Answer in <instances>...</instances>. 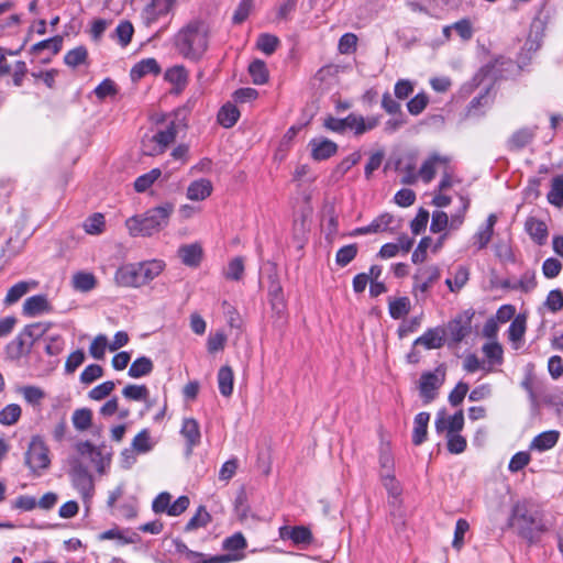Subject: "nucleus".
Wrapping results in <instances>:
<instances>
[{"label": "nucleus", "mask_w": 563, "mask_h": 563, "mask_svg": "<svg viewBox=\"0 0 563 563\" xmlns=\"http://www.w3.org/2000/svg\"><path fill=\"white\" fill-rule=\"evenodd\" d=\"M210 26L202 19H191L173 36L175 51L185 59L198 62L209 48Z\"/></svg>", "instance_id": "1"}, {"label": "nucleus", "mask_w": 563, "mask_h": 563, "mask_svg": "<svg viewBox=\"0 0 563 563\" xmlns=\"http://www.w3.org/2000/svg\"><path fill=\"white\" fill-rule=\"evenodd\" d=\"M509 526L517 533L533 542L547 528L542 521L541 512L529 501H518L514 505L509 517Z\"/></svg>", "instance_id": "2"}, {"label": "nucleus", "mask_w": 563, "mask_h": 563, "mask_svg": "<svg viewBox=\"0 0 563 563\" xmlns=\"http://www.w3.org/2000/svg\"><path fill=\"white\" fill-rule=\"evenodd\" d=\"M174 212V205L165 202L158 207L147 210L143 217H132L126 220V227L134 236H151L164 229Z\"/></svg>", "instance_id": "3"}, {"label": "nucleus", "mask_w": 563, "mask_h": 563, "mask_svg": "<svg viewBox=\"0 0 563 563\" xmlns=\"http://www.w3.org/2000/svg\"><path fill=\"white\" fill-rule=\"evenodd\" d=\"M177 0H151L140 11L142 25L147 29L154 27L162 22H166L164 30L169 23V15L173 14Z\"/></svg>", "instance_id": "4"}, {"label": "nucleus", "mask_w": 563, "mask_h": 563, "mask_svg": "<svg viewBox=\"0 0 563 563\" xmlns=\"http://www.w3.org/2000/svg\"><path fill=\"white\" fill-rule=\"evenodd\" d=\"M470 207V199L460 196V207L457 211L449 218L444 211H434L432 213L430 230L433 233L442 232L448 227L451 230H457L464 222V217Z\"/></svg>", "instance_id": "5"}, {"label": "nucleus", "mask_w": 563, "mask_h": 563, "mask_svg": "<svg viewBox=\"0 0 563 563\" xmlns=\"http://www.w3.org/2000/svg\"><path fill=\"white\" fill-rule=\"evenodd\" d=\"M25 464L35 475H40L42 471L49 467L48 448L41 437H32L25 453Z\"/></svg>", "instance_id": "6"}, {"label": "nucleus", "mask_w": 563, "mask_h": 563, "mask_svg": "<svg viewBox=\"0 0 563 563\" xmlns=\"http://www.w3.org/2000/svg\"><path fill=\"white\" fill-rule=\"evenodd\" d=\"M472 317L473 313H470L468 311L455 317L444 329L445 336H448L454 344L462 342L471 333Z\"/></svg>", "instance_id": "7"}, {"label": "nucleus", "mask_w": 563, "mask_h": 563, "mask_svg": "<svg viewBox=\"0 0 563 563\" xmlns=\"http://www.w3.org/2000/svg\"><path fill=\"white\" fill-rule=\"evenodd\" d=\"M440 278V268L435 265L424 266L417 269L413 275V292L426 294Z\"/></svg>", "instance_id": "8"}, {"label": "nucleus", "mask_w": 563, "mask_h": 563, "mask_svg": "<svg viewBox=\"0 0 563 563\" xmlns=\"http://www.w3.org/2000/svg\"><path fill=\"white\" fill-rule=\"evenodd\" d=\"M69 475L76 489L84 497L88 496L93 487V484L92 477L89 474L87 467H85L80 462L74 461L69 471Z\"/></svg>", "instance_id": "9"}, {"label": "nucleus", "mask_w": 563, "mask_h": 563, "mask_svg": "<svg viewBox=\"0 0 563 563\" xmlns=\"http://www.w3.org/2000/svg\"><path fill=\"white\" fill-rule=\"evenodd\" d=\"M139 263L125 264L118 268L114 275L115 283L122 287L143 286Z\"/></svg>", "instance_id": "10"}, {"label": "nucleus", "mask_w": 563, "mask_h": 563, "mask_svg": "<svg viewBox=\"0 0 563 563\" xmlns=\"http://www.w3.org/2000/svg\"><path fill=\"white\" fill-rule=\"evenodd\" d=\"M186 126L184 119L178 117V113H175L174 118L167 122V124L163 129H158L154 136L156 137L159 145L164 151L174 143L176 136L180 129Z\"/></svg>", "instance_id": "11"}, {"label": "nucleus", "mask_w": 563, "mask_h": 563, "mask_svg": "<svg viewBox=\"0 0 563 563\" xmlns=\"http://www.w3.org/2000/svg\"><path fill=\"white\" fill-rule=\"evenodd\" d=\"M444 380V375L441 377L433 372L423 373L420 377L419 390L426 404H429L437 397V391Z\"/></svg>", "instance_id": "12"}, {"label": "nucleus", "mask_w": 563, "mask_h": 563, "mask_svg": "<svg viewBox=\"0 0 563 563\" xmlns=\"http://www.w3.org/2000/svg\"><path fill=\"white\" fill-rule=\"evenodd\" d=\"M268 298L273 311L282 316L286 310V300L283 292V287L276 274L268 276Z\"/></svg>", "instance_id": "13"}, {"label": "nucleus", "mask_w": 563, "mask_h": 563, "mask_svg": "<svg viewBox=\"0 0 563 563\" xmlns=\"http://www.w3.org/2000/svg\"><path fill=\"white\" fill-rule=\"evenodd\" d=\"M434 424L438 433H442L443 431H446V434L459 433L464 427L463 410H459L449 418H445L443 411H440Z\"/></svg>", "instance_id": "14"}, {"label": "nucleus", "mask_w": 563, "mask_h": 563, "mask_svg": "<svg viewBox=\"0 0 563 563\" xmlns=\"http://www.w3.org/2000/svg\"><path fill=\"white\" fill-rule=\"evenodd\" d=\"M309 147L311 150V157L314 161L328 159L338 152L336 143L324 137L312 139L309 142Z\"/></svg>", "instance_id": "15"}, {"label": "nucleus", "mask_w": 563, "mask_h": 563, "mask_svg": "<svg viewBox=\"0 0 563 563\" xmlns=\"http://www.w3.org/2000/svg\"><path fill=\"white\" fill-rule=\"evenodd\" d=\"M279 536L283 540H291L297 545H307L312 541L311 531L305 526H284L279 529Z\"/></svg>", "instance_id": "16"}, {"label": "nucleus", "mask_w": 563, "mask_h": 563, "mask_svg": "<svg viewBox=\"0 0 563 563\" xmlns=\"http://www.w3.org/2000/svg\"><path fill=\"white\" fill-rule=\"evenodd\" d=\"M449 158L439 154H432L429 156L419 169V176L424 183H430L437 173L439 167L446 169Z\"/></svg>", "instance_id": "17"}, {"label": "nucleus", "mask_w": 563, "mask_h": 563, "mask_svg": "<svg viewBox=\"0 0 563 563\" xmlns=\"http://www.w3.org/2000/svg\"><path fill=\"white\" fill-rule=\"evenodd\" d=\"M444 341L445 330L438 327L427 330L421 336L417 338L413 346L423 345L428 350L440 349Z\"/></svg>", "instance_id": "18"}, {"label": "nucleus", "mask_w": 563, "mask_h": 563, "mask_svg": "<svg viewBox=\"0 0 563 563\" xmlns=\"http://www.w3.org/2000/svg\"><path fill=\"white\" fill-rule=\"evenodd\" d=\"M180 433L187 441V454H190L192 448L200 443L199 423L194 418L184 419Z\"/></svg>", "instance_id": "19"}, {"label": "nucleus", "mask_w": 563, "mask_h": 563, "mask_svg": "<svg viewBox=\"0 0 563 563\" xmlns=\"http://www.w3.org/2000/svg\"><path fill=\"white\" fill-rule=\"evenodd\" d=\"M525 229L529 236L538 244L543 245L548 240V227L545 222L530 217L526 220Z\"/></svg>", "instance_id": "20"}, {"label": "nucleus", "mask_w": 563, "mask_h": 563, "mask_svg": "<svg viewBox=\"0 0 563 563\" xmlns=\"http://www.w3.org/2000/svg\"><path fill=\"white\" fill-rule=\"evenodd\" d=\"M213 187L209 179L200 178L192 181L187 188V198L192 201H201L212 194Z\"/></svg>", "instance_id": "21"}, {"label": "nucleus", "mask_w": 563, "mask_h": 563, "mask_svg": "<svg viewBox=\"0 0 563 563\" xmlns=\"http://www.w3.org/2000/svg\"><path fill=\"white\" fill-rule=\"evenodd\" d=\"M161 66L155 58H145L136 63L130 73L131 79L137 81L147 75H158Z\"/></svg>", "instance_id": "22"}, {"label": "nucleus", "mask_w": 563, "mask_h": 563, "mask_svg": "<svg viewBox=\"0 0 563 563\" xmlns=\"http://www.w3.org/2000/svg\"><path fill=\"white\" fill-rule=\"evenodd\" d=\"M560 432L556 430L544 431L530 443V450L543 452L552 449L559 441Z\"/></svg>", "instance_id": "23"}, {"label": "nucleus", "mask_w": 563, "mask_h": 563, "mask_svg": "<svg viewBox=\"0 0 563 563\" xmlns=\"http://www.w3.org/2000/svg\"><path fill=\"white\" fill-rule=\"evenodd\" d=\"M536 130L530 128H522L508 139L507 146L511 151H519L527 146L534 137Z\"/></svg>", "instance_id": "24"}, {"label": "nucleus", "mask_w": 563, "mask_h": 563, "mask_svg": "<svg viewBox=\"0 0 563 563\" xmlns=\"http://www.w3.org/2000/svg\"><path fill=\"white\" fill-rule=\"evenodd\" d=\"M218 387L223 397H230L233 393L234 374L233 369L224 365L218 371Z\"/></svg>", "instance_id": "25"}, {"label": "nucleus", "mask_w": 563, "mask_h": 563, "mask_svg": "<svg viewBox=\"0 0 563 563\" xmlns=\"http://www.w3.org/2000/svg\"><path fill=\"white\" fill-rule=\"evenodd\" d=\"M430 413L428 412H419L415 417L412 431V443L415 445H420L426 441Z\"/></svg>", "instance_id": "26"}, {"label": "nucleus", "mask_w": 563, "mask_h": 563, "mask_svg": "<svg viewBox=\"0 0 563 563\" xmlns=\"http://www.w3.org/2000/svg\"><path fill=\"white\" fill-rule=\"evenodd\" d=\"M178 254L185 265L196 267L201 261L202 249L198 244H187L179 247Z\"/></svg>", "instance_id": "27"}, {"label": "nucleus", "mask_w": 563, "mask_h": 563, "mask_svg": "<svg viewBox=\"0 0 563 563\" xmlns=\"http://www.w3.org/2000/svg\"><path fill=\"white\" fill-rule=\"evenodd\" d=\"M49 303L45 296L36 295L27 298L23 303V312L26 316L34 317L48 311Z\"/></svg>", "instance_id": "28"}, {"label": "nucleus", "mask_w": 563, "mask_h": 563, "mask_svg": "<svg viewBox=\"0 0 563 563\" xmlns=\"http://www.w3.org/2000/svg\"><path fill=\"white\" fill-rule=\"evenodd\" d=\"M139 265L143 285L150 283L155 277H157L163 272L165 266L162 261L157 260L139 263Z\"/></svg>", "instance_id": "29"}, {"label": "nucleus", "mask_w": 563, "mask_h": 563, "mask_svg": "<svg viewBox=\"0 0 563 563\" xmlns=\"http://www.w3.org/2000/svg\"><path fill=\"white\" fill-rule=\"evenodd\" d=\"M154 368L153 362L150 357L141 356L137 357L129 368V376L132 378L144 377L152 373Z\"/></svg>", "instance_id": "30"}, {"label": "nucleus", "mask_w": 563, "mask_h": 563, "mask_svg": "<svg viewBox=\"0 0 563 563\" xmlns=\"http://www.w3.org/2000/svg\"><path fill=\"white\" fill-rule=\"evenodd\" d=\"M35 282H19L14 284L7 292L4 298L5 305H13L19 301L25 294L29 292L31 287H35Z\"/></svg>", "instance_id": "31"}, {"label": "nucleus", "mask_w": 563, "mask_h": 563, "mask_svg": "<svg viewBox=\"0 0 563 563\" xmlns=\"http://www.w3.org/2000/svg\"><path fill=\"white\" fill-rule=\"evenodd\" d=\"M154 444L148 429H143L133 438L131 446L139 454H146L153 450Z\"/></svg>", "instance_id": "32"}, {"label": "nucleus", "mask_w": 563, "mask_h": 563, "mask_svg": "<svg viewBox=\"0 0 563 563\" xmlns=\"http://www.w3.org/2000/svg\"><path fill=\"white\" fill-rule=\"evenodd\" d=\"M71 422L77 431H86L92 424V411L89 408L76 409L71 416Z\"/></svg>", "instance_id": "33"}, {"label": "nucleus", "mask_w": 563, "mask_h": 563, "mask_svg": "<svg viewBox=\"0 0 563 563\" xmlns=\"http://www.w3.org/2000/svg\"><path fill=\"white\" fill-rule=\"evenodd\" d=\"M240 118V111L239 109L232 104V103H227L224 104L219 113H218V122L223 126V128H232L236 121L239 120Z\"/></svg>", "instance_id": "34"}, {"label": "nucleus", "mask_w": 563, "mask_h": 563, "mask_svg": "<svg viewBox=\"0 0 563 563\" xmlns=\"http://www.w3.org/2000/svg\"><path fill=\"white\" fill-rule=\"evenodd\" d=\"M71 283L76 290L87 292L96 287L97 279L91 273L78 272L73 276Z\"/></svg>", "instance_id": "35"}, {"label": "nucleus", "mask_w": 563, "mask_h": 563, "mask_svg": "<svg viewBox=\"0 0 563 563\" xmlns=\"http://www.w3.org/2000/svg\"><path fill=\"white\" fill-rule=\"evenodd\" d=\"M380 481L389 497L394 499V503L398 501L399 497L401 496L402 488L400 483L396 479L395 474L380 473Z\"/></svg>", "instance_id": "36"}, {"label": "nucleus", "mask_w": 563, "mask_h": 563, "mask_svg": "<svg viewBox=\"0 0 563 563\" xmlns=\"http://www.w3.org/2000/svg\"><path fill=\"white\" fill-rule=\"evenodd\" d=\"M378 463L382 470L380 473H394L395 460L388 443L380 444Z\"/></svg>", "instance_id": "37"}, {"label": "nucleus", "mask_w": 563, "mask_h": 563, "mask_svg": "<svg viewBox=\"0 0 563 563\" xmlns=\"http://www.w3.org/2000/svg\"><path fill=\"white\" fill-rule=\"evenodd\" d=\"M249 73L255 85L266 84L268 80V70L266 64L261 59L253 60L249 66Z\"/></svg>", "instance_id": "38"}, {"label": "nucleus", "mask_w": 563, "mask_h": 563, "mask_svg": "<svg viewBox=\"0 0 563 563\" xmlns=\"http://www.w3.org/2000/svg\"><path fill=\"white\" fill-rule=\"evenodd\" d=\"M468 278H470L468 268L465 266H459L454 274V278L453 279L446 278L445 285L449 287V289L452 292H457L466 285V283L468 282Z\"/></svg>", "instance_id": "39"}, {"label": "nucleus", "mask_w": 563, "mask_h": 563, "mask_svg": "<svg viewBox=\"0 0 563 563\" xmlns=\"http://www.w3.org/2000/svg\"><path fill=\"white\" fill-rule=\"evenodd\" d=\"M548 201L559 208L563 207V175L552 179L551 189L548 194Z\"/></svg>", "instance_id": "40"}, {"label": "nucleus", "mask_w": 563, "mask_h": 563, "mask_svg": "<svg viewBox=\"0 0 563 563\" xmlns=\"http://www.w3.org/2000/svg\"><path fill=\"white\" fill-rule=\"evenodd\" d=\"M18 391L22 395L24 400L32 406H38L45 398L44 390L37 386H22L18 389Z\"/></svg>", "instance_id": "41"}, {"label": "nucleus", "mask_w": 563, "mask_h": 563, "mask_svg": "<svg viewBox=\"0 0 563 563\" xmlns=\"http://www.w3.org/2000/svg\"><path fill=\"white\" fill-rule=\"evenodd\" d=\"M211 521V516L203 506H200L197 512L189 519L185 526V531H194L206 527Z\"/></svg>", "instance_id": "42"}, {"label": "nucleus", "mask_w": 563, "mask_h": 563, "mask_svg": "<svg viewBox=\"0 0 563 563\" xmlns=\"http://www.w3.org/2000/svg\"><path fill=\"white\" fill-rule=\"evenodd\" d=\"M233 559L228 555H206L201 552L192 551V556H187L184 562L186 563H228Z\"/></svg>", "instance_id": "43"}, {"label": "nucleus", "mask_w": 563, "mask_h": 563, "mask_svg": "<svg viewBox=\"0 0 563 563\" xmlns=\"http://www.w3.org/2000/svg\"><path fill=\"white\" fill-rule=\"evenodd\" d=\"M124 398L134 401H145L148 398L150 390L145 385L130 384L122 389Z\"/></svg>", "instance_id": "44"}, {"label": "nucleus", "mask_w": 563, "mask_h": 563, "mask_svg": "<svg viewBox=\"0 0 563 563\" xmlns=\"http://www.w3.org/2000/svg\"><path fill=\"white\" fill-rule=\"evenodd\" d=\"M162 175L159 168H153L148 173L139 176L134 181V189L137 192H144L148 189Z\"/></svg>", "instance_id": "45"}, {"label": "nucleus", "mask_w": 563, "mask_h": 563, "mask_svg": "<svg viewBox=\"0 0 563 563\" xmlns=\"http://www.w3.org/2000/svg\"><path fill=\"white\" fill-rule=\"evenodd\" d=\"M21 407L18 404L7 405L0 411V423L2 426H12L16 423L21 417Z\"/></svg>", "instance_id": "46"}, {"label": "nucleus", "mask_w": 563, "mask_h": 563, "mask_svg": "<svg viewBox=\"0 0 563 563\" xmlns=\"http://www.w3.org/2000/svg\"><path fill=\"white\" fill-rule=\"evenodd\" d=\"M279 38L269 33H263L258 36L256 47L266 55H272L279 45Z\"/></svg>", "instance_id": "47"}, {"label": "nucleus", "mask_w": 563, "mask_h": 563, "mask_svg": "<svg viewBox=\"0 0 563 563\" xmlns=\"http://www.w3.org/2000/svg\"><path fill=\"white\" fill-rule=\"evenodd\" d=\"M141 151L146 156H157L163 154L165 151L157 142L154 134H145L141 140Z\"/></svg>", "instance_id": "48"}, {"label": "nucleus", "mask_w": 563, "mask_h": 563, "mask_svg": "<svg viewBox=\"0 0 563 563\" xmlns=\"http://www.w3.org/2000/svg\"><path fill=\"white\" fill-rule=\"evenodd\" d=\"M165 79L173 85L184 87L188 79V71L184 66H174L165 73Z\"/></svg>", "instance_id": "49"}, {"label": "nucleus", "mask_w": 563, "mask_h": 563, "mask_svg": "<svg viewBox=\"0 0 563 563\" xmlns=\"http://www.w3.org/2000/svg\"><path fill=\"white\" fill-rule=\"evenodd\" d=\"M361 157L362 155L360 152H354L350 154L338 164L333 172V175L338 178L343 177L353 166H355L360 162Z\"/></svg>", "instance_id": "50"}, {"label": "nucleus", "mask_w": 563, "mask_h": 563, "mask_svg": "<svg viewBox=\"0 0 563 563\" xmlns=\"http://www.w3.org/2000/svg\"><path fill=\"white\" fill-rule=\"evenodd\" d=\"M244 274V261L242 257H234L228 264L227 269L224 271V276L227 279L231 280H240Z\"/></svg>", "instance_id": "51"}, {"label": "nucleus", "mask_w": 563, "mask_h": 563, "mask_svg": "<svg viewBox=\"0 0 563 563\" xmlns=\"http://www.w3.org/2000/svg\"><path fill=\"white\" fill-rule=\"evenodd\" d=\"M357 255V245L349 244L341 247L335 255V262L339 266L344 267L350 264Z\"/></svg>", "instance_id": "52"}, {"label": "nucleus", "mask_w": 563, "mask_h": 563, "mask_svg": "<svg viewBox=\"0 0 563 563\" xmlns=\"http://www.w3.org/2000/svg\"><path fill=\"white\" fill-rule=\"evenodd\" d=\"M104 217L101 213H93L84 222V229L88 234H100L104 230Z\"/></svg>", "instance_id": "53"}, {"label": "nucleus", "mask_w": 563, "mask_h": 563, "mask_svg": "<svg viewBox=\"0 0 563 563\" xmlns=\"http://www.w3.org/2000/svg\"><path fill=\"white\" fill-rule=\"evenodd\" d=\"M62 44H63V38L60 36H54V37H51V38H47V40H44V41H41V42L34 44L32 46L31 51L33 53H38L43 49H48L53 54H57L62 48Z\"/></svg>", "instance_id": "54"}, {"label": "nucleus", "mask_w": 563, "mask_h": 563, "mask_svg": "<svg viewBox=\"0 0 563 563\" xmlns=\"http://www.w3.org/2000/svg\"><path fill=\"white\" fill-rule=\"evenodd\" d=\"M88 56L87 49L84 46H78L74 49H70L64 57L66 65L70 67H76L86 62Z\"/></svg>", "instance_id": "55"}, {"label": "nucleus", "mask_w": 563, "mask_h": 563, "mask_svg": "<svg viewBox=\"0 0 563 563\" xmlns=\"http://www.w3.org/2000/svg\"><path fill=\"white\" fill-rule=\"evenodd\" d=\"M30 340L22 331L9 345V351L14 357H20L25 351H29Z\"/></svg>", "instance_id": "56"}, {"label": "nucleus", "mask_w": 563, "mask_h": 563, "mask_svg": "<svg viewBox=\"0 0 563 563\" xmlns=\"http://www.w3.org/2000/svg\"><path fill=\"white\" fill-rule=\"evenodd\" d=\"M429 97L424 92H420L411 98L407 103V109L410 114H420L428 106Z\"/></svg>", "instance_id": "57"}, {"label": "nucleus", "mask_w": 563, "mask_h": 563, "mask_svg": "<svg viewBox=\"0 0 563 563\" xmlns=\"http://www.w3.org/2000/svg\"><path fill=\"white\" fill-rule=\"evenodd\" d=\"M409 312V300L406 297L397 298L389 302V314L394 319H399Z\"/></svg>", "instance_id": "58"}, {"label": "nucleus", "mask_w": 563, "mask_h": 563, "mask_svg": "<svg viewBox=\"0 0 563 563\" xmlns=\"http://www.w3.org/2000/svg\"><path fill=\"white\" fill-rule=\"evenodd\" d=\"M108 345L107 336L103 334L97 335L89 346L90 355L96 360H102L106 355Z\"/></svg>", "instance_id": "59"}, {"label": "nucleus", "mask_w": 563, "mask_h": 563, "mask_svg": "<svg viewBox=\"0 0 563 563\" xmlns=\"http://www.w3.org/2000/svg\"><path fill=\"white\" fill-rule=\"evenodd\" d=\"M49 325L47 323L43 322H36L26 325L23 329L24 335H26L30 340V344H33L34 341L38 340L40 338L44 336L47 332Z\"/></svg>", "instance_id": "60"}, {"label": "nucleus", "mask_w": 563, "mask_h": 563, "mask_svg": "<svg viewBox=\"0 0 563 563\" xmlns=\"http://www.w3.org/2000/svg\"><path fill=\"white\" fill-rule=\"evenodd\" d=\"M470 530V523L466 519L460 518L455 525L454 539L452 547L460 550L464 544L465 533Z\"/></svg>", "instance_id": "61"}, {"label": "nucleus", "mask_w": 563, "mask_h": 563, "mask_svg": "<svg viewBox=\"0 0 563 563\" xmlns=\"http://www.w3.org/2000/svg\"><path fill=\"white\" fill-rule=\"evenodd\" d=\"M170 501H172V495L167 492H163L154 498V500L152 503V510L155 514L166 512L168 515V511L170 508Z\"/></svg>", "instance_id": "62"}, {"label": "nucleus", "mask_w": 563, "mask_h": 563, "mask_svg": "<svg viewBox=\"0 0 563 563\" xmlns=\"http://www.w3.org/2000/svg\"><path fill=\"white\" fill-rule=\"evenodd\" d=\"M357 36L353 33H345L339 40V52L341 54H352L356 51Z\"/></svg>", "instance_id": "63"}, {"label": "nucleus", "mask_w": 563, "mask_h": 563, "mask_svg": "<svg viewBox=\"0 0 563 563\" xmlns=\"http://www.w3.org/2000/svg\"><path fill=\"white\" fill-rule=\"evenodd\" d=\"M552 312H558L563 309V292L560 289L551 290L544 303Z\"/></svg>", "instance_id": "64"}]
</instances>
